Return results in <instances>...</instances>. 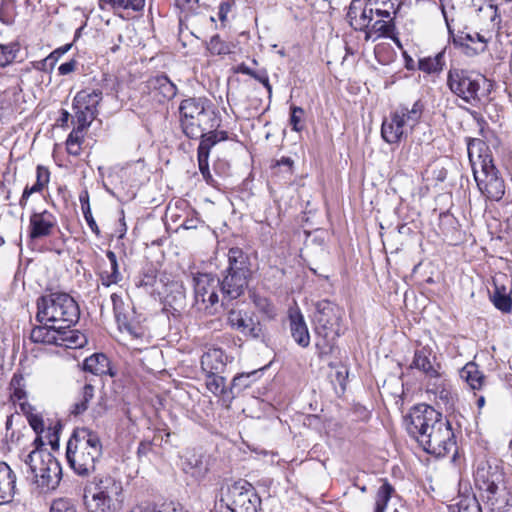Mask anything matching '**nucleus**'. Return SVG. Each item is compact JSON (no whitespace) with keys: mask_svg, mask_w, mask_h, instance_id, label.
Instances as JSON below:
<instances>
[{"mask_svg":"<svg viewBox=\"0 0 512 512\" xmlns=\"http://www.w3.org/2000/svg\"><path fill=\"white\" fill-rule=\"evenodd\" d=\"M86 198H87L86 203H84L83 196H80V201L82 203V211H83L84 218H85L89 228L96 235H99L100 231H99L98 225H97L96 221L94 220V218L92 216V213H91V210H90V206H89V203H88V197L86 196Z\"/></svg>","mask_w":512,"mask_h":512,"instance_id":"55","label":"nucleus"},{"mask_svg":"<svg viewBox=\"0 0 512 512\" xmlns=\"http://www.w3.org/2000/svg\"><path fill=\"white\" fill-rule=\"evenodd\" d=\"M484 81L485 78L482 75L458 68L450 69L447 76V86L450 91L473 106L480 101L479 91Z\"/></svg>","mask_w":512,"mask_h":512,"instance_id":"12","label":"nucleus"},{"mask_svg":"<svg viewBox=\"0 0 512 512\" xmlns=\"http://www.w3.org/2000/svg\"><path fill=\"white\" fill-rule=\"evenodd\" d=\"M408 434L428 454L444 457L456 448L449 420L428 404L412 407L404 419Z\"/></svg>","mask_w":512,"mask_h":512,"instance_id":"1","label":"nucleus"},{"mask_svg":"<svg viewBox=\"0 0 512 512\" xmlns=\"http://www.w3.org/2000/svg\"><path fill=\"white\" fill-rule=\"evenodd\" d=\"M83 502L88 512H118L124 503L123 485L110 475H99L86 484Z\"/></svg>","mask_w":512,"mask_h":512,"instance_id":"5","label":"nucleus"},{"mask_svg":"<svg viewBox=\"0 0 512 512\" xmlns=\"http://www.w3.org/2000/svg\"><path fill=\"white\" fill-rule=\"evenodd\" d=\"M467 150L479 191L490 201H500L505 194V183L494 164L489 147L480 139H472Z\"/></svg>","mask_w":512,"mask_h":512,"instance_id":"3","label":"nucleus"},{"mask_svg":"<svg viewBox=\"0 0 512 512\" xmlns=\"http://www.w3.org/2000/svg\"><path fill=\"white\" fill-rule=\"evenodd\" d=\"M253 302L255 306L269 318H273L276 315L274 305L267 298L254 296Z\"/></svg>","mask_w":512,"mask_h":512,"instance_id":"53","label":"nucleus"},{"mask_svg":"<svg viewBox=\"0 0 512 512\" xmlns=\"http://www.w3.org/2000/svg\"><path fill=\"white\" fill-rule=\"evenodd\" d=\"M431 350L427 347L418 349L414 353L411 368H416L431 378L439 376L438 370L433 366L431 359Z\"/></svg>","mask_w":512,"mask_h":512,"instance_id":"29","label":"nucleus"},{"mask_svg":"<svg viewBox=\"0 0 512 512\" xmlns=\"http://www.w3.org/2000/svg\"><path fill=\"white\" fill-rule=\"evenodd\" d=\"M498 499L486 506L489 512H512V495L509 490L500 488Z\"/></svg>","mask_w":512,"mask_h":512,"instance_id":"41","label":"nucleus"},{"mask_svg":"<svg viewBox=\"0 0 512 512\" xmlns=\"http://www.w3.org/2000/svg\"><path fill=\"white\" fill-rule=\"evenodd\" d=\"M57 225L56 217L49 211L35 212L30 216V238L39 239L52 234Z\"/></svg>","mask_w":512,"mask_h":512,"instance_id":"18","label":"nucleus"},{"mask_svg":"<svg viewBox=\"0 0 512 512\" xmlns=\"http://www.w3.org/2000/svg\"><path fill=\"white\" fill-rule=\"evenodd\" d=\"M83 369L94 375L106 374L110 371L109 359L102 353H96L84 360Z\"/></svg>","mask_w":512,"mask_h":512,"instance_id":"36","label":"nucleus"},{"mask_svg":"<svg viewBox=\"0 0 512 512\" xmlns=\"http://www.w3.org/2000/svg\"><path fill=\"white\" fill-rule=\"evenodd\" d=\"M233 44L214 34L207 42V50L213 55H226L231 53Z\"/></svg>","mask_w":512,"mask_h":512,"instance_id":"42","label":"nucleus"},{"mask_svg":"<svg viewBox=\"0 0 512 512\" xmlns=\"http://www.w3.org/2000/svg\"><path fill=\"white\" fill-rule=\"evenodd\" d=\"M259 371L254 370L247 373H241L236 375L231 383L229 388V392L231 395L241 392L245 388H248L252 385L253 382L256 381Z\"/></svg>","mask_w":512,"mask_h":512,"instance_id":"39","label":"nucleus"},{"mask_svg":"<svg viewBox=\"0 0 512 512\" xmlns=\"http://www.w3.org/2000/svg\"><path fill=\"white\" fill-rule=\"evenodd\" d=\"M76 118L78 122L77 127H82V130H84L86 127H88L91 122L94 120L96 115H90L87 110L84 109H76Z\"/></svg>","mask_w":512,"mask_h":512,"instance_id":"57","label":"nucleus"},{"mask_svg":"<svg viewBox=\"0 0 512 512\" xmlns=\"http://www.w3.org/2000/svg\"><path fill=\"white\" fill-rule=\"evenodd\" d=\"M16 8V0H1L0 21L6 25L12 24L17 14Z\"/></svg>","mask_w":512,"mask_h":512,"instance_id":"49","label":"nucleus"},{"mask_svg":"<svg viewBox=\"0 0 512 512\" xmlns=\"http://www.w3.org/2000/svg\"><path fill=\"white\" fill-rule=\"evenodd\" d=\"M228 267L219 286L222 294V304L239 298L248 286L250 276L249 261L246 254L237 247L230 248L227 254Z\"/></svg>","mask_w":512,"mask_h":512,"instance_id":"9","label":"nucleus"},{"mask_svg":"<svg viewBox=\"0 0 512 512\" xmlns=\"http://www.w3.org/2000/svg\"><path fill=\"white\" fill-rule=\"evenodd\" d=\"M225 367V353L219 348L209 349L201 357V368L205 374L223 373Z\"/></svg>","mask_w":512,"mask_h":512,"instance_id":"21","label":"nucleus"},{"mask_svg":"<svg viewBox=\"0 0 512 512\" xmlns=\"http://www.w3.org/2000/svg\"><path fill=\"white\" fill-rule=\"evenodd\" d=\"M50 173L47 168L38 166L36 170V182L32 186H26L20 198L19 204L24 207L29 197L36 192H40L49 182Z\"/></svg>","mask_w":512,"mask_h":512,"instance_id":"33","label":"nucleus"},{"mask_svg":"<svg viewBox=\"0 0 512 512\" xmlns=\"http://www.w3.org/2000/svg\"><path fill=\"white\" fill-rule=\"evenodd\" d=\"M458 512H482L481 506L475 496L465 497L458 503Z\"/></svg>","mask_w":512,"mask_h":512,"instance_id":"54","label":"nucleus"},{"mask_svg":"<svg viewBox=\"0 0 512 512\" xmlns=\"http://www.w3.org/2000/svg\"><path fill=\"white\" fill-rule=\"evenodd\" d=\"M288 320L290 334L295 343L301 348H307L310 345V333L298 306L289 308Z\"/></svg>","mask_w":512,"mask_h":512,"instance_id":"16","label":"nucleus"},{"mask_svg":"<svg viewBox=\"0 0 512 512\" xmlns=\"http://www.w3.org/2000/svg\"><path fill=\"white\" fill-rule=\"evenodd\" d=\"M11 399L19 404L26 401L24 377L21 374H14L10 381Z\"/></svg>","mask_w":512,"mask_h":512,"instance_id":"46","label":"nucleus"},{"mask_svg":"<svg viewBox=\"0 0 512 512\" xmlns=\"http://www.w3.org/2000/svg\"><path fill=\"white\" fill-rule=\"evenodd\" d=\"M220 374H206V387L215 396H220L224 401L231 402L234 395L230 394L229 388L226 387V379Z\"/></svg>","mask_w":512,"mask_h":512,"instance_id":"31","label":"nucleus"},{"mask_svg":"<svg viewBox=\"0 0 512 512\" xmlns=\"http://www.w3.org/2000/svg\"><path fill=\"white\" fill-rule=\"evenodd\" d=\"M25 464L29 466L36 484L42 489L53 490L61 480L62 468L58 460L44 448L31 451Z\"/></svg>","mask_w":512,"mask_h":512,"instance_id":"10","label":"nucleus"},{"mask_svg":"<svg viewBox=\"0 0 512 512\" xmlns=\"http://www.w3.org/2000/svg\"><path fill=\"white\" fill-rule=\"evenodd\" d=\"M453 38V43L462 48L468 56L483 52L489 39L483 34H449Z\"/></svg>","mask_w":512,"mask_h":512,"instance_id":"19","label":"nucleus"},{"mask_svg":"<svg viewBox=\"0 0 512 512\" xmlns=\"http://www.w3.org/2000/svg\"><path fill=\"white\" fill-rule=\"evenodd\" d=\"M304 110L298 106L291 107V116H290V124L294 131H301L302 127L299 125L301 121V116L303 115Z\"/></svg>","mask_w":512,"mask_h":512,"instance_id":"58","label":"nucleus"},{"mask_svg":"<svg viewBox=\"0 0 512 512\" xmlns=\"http://www.w3.org/2000/svg\"><path fill=\"white\" fill-rule=\"evenodd\" d=\"M394 492L392 485L385 481L378 489L375 503V512H384Z\"/></svg>","mask_w":512,"mask_h":512,"instance_id":"47","label":"nucleus"},{"mask_svg":"<svg viewBox=\"0 0 512 512\" xmlns=\"http://www.w3.org/2000/svg\"><path fill=\"white\" fill-rule=\"evenodd\" d=\"M111 298L113 301L115 318L119 326V329L121 331L125 330L131 336V340L137 342L133 346L134 349H140V347H138V344L148 342L146 339L145 330L143 329V327L139 325H133L129 321L128 316L121 311L119 304V302H121V299L116 294H113Z\"/></svg>","mask_w":512,"mask_h":512,"instance_id":"17","label":"nucleus"},{"mask_svg":"<svg viewBox=\"0 0 512 512\" xmlns=\"http://www.w3.org/2000/svg\"><path fill=\"white\" fill-rule=\"evenodd\" d=\"M199 171L208 185L214 186L216 181L209 170V158H197Z\"/></svg>","mask_w":512,"mask_h":512,"instance_id":"56","label":"nucleus"},{"mask_svg":"<svg viewBox=\"0 0 512 512\" xmlns=\"http://www.w3.org/2000/svg\"><path fill=\"white\" fill-rule=\"evenodd\" d=\"M83 131L82 127L74 128L68 135L66 143H82L83 142Z\"/></svg>","mask_w":512,"mask_h":512,"instance_id":"60","label":"nucleus"},{"mask_svg":"<svg viewBox=\"0 0 512 512\" xmlns=\"http://www.w3.org/2000/svg\"><path fill=\"white\" fill-rule=\"evenodd\" d=\"M232 4L229 1L222 2L219 6L218 16L222 22L226 20L228 13L231 11Z\"/></svg>","mask_w":512,"mask_h":512,"instance_id":"64","label":"nucleus"},{"mask_svg":"<svg viewBox=\"0 0 512 512\" xmlns=\"http://www.w3.org/2000/svg\"><path fill=\"white\" fill-rule=\"evenodd\" d=\"M396 13L390 0H352L347 19L355 32H394Z\"/></svg>","mask_w":512,"mask_h":512,"instance_id":"2","label":"nucleus"},{"mask_svg":"<svg viewBox=\"0 0 512 512\" xmlns=\"http://www.w3.org/2000/svg\"><path fill=\"white\" fill-rule=\"evenodd\" d=\"M381 137L388 144H398L405 139L404 132L400 129L392 112L382 122Z\"/></svg>","mask_w":512,"mask_h":512,"instance_id":"28","label":"nucleus"},{"mask_svg":"<svg viewBox=\"0 0 512 512\" xmlns=\"http://www.w3.org/2000/svg\"><path fill=\"white\" fill-rule=\"evenodd\" d=\"M43 326L34 327L30 333V339L35 343L53 344L58 346L60 338L59 329L63 326H57L53 323H43Z\"/></svg>","mask_w":512,"mask_h":512,"instance_id":"25","label":"nucleus"},{"mask_svg":"<svg viewBox=\"0 0 512 512\" xmlns=\"http://www.w3.org/2000/svg\"><path fill=\"white\" fill-rule=\"evenodd\" d=\"M102 99V91L100 90H82L76 94L73 99L74 109H84L90 115H96L97 106Z\"/></svg>","mask_w":512,"mask_h":512,"instance_id":"26","label":"nucleus"},{"mask_svg":"<svg viewBox=\"0 0 512 512\" xmlns=\"http://www.w3.org/2000/svg\"><path fill=\"white\" fill-rule=\"evenodd\" d=\"M442 10H468L475 6V0H440Z\"/></svg>","mask_w":512,"mask_h":512,"instance_id":"52","label":"nucleus"},{"mask_svg":"<svg viewBox=\"0 0 512 512\" xmlns=\"http://www.w3.org/2000/svg\"><path fill=\"white\" fill-rule=\"evenodd\" d=\"M460 377L473 390H480L485 383V376L475 362H468L461 370Z\"/></svg>","mask_w":512,"mask_h":512,"instance_id":"30","label":"nucleus"},{"mask_svg":"<svg viewBox=\"0 0 512 512\" xmlns=\"http://www.w3.org/2000/svg\"><path fill=\"white\" fill-rule=\"evenodd\" d=\"M183 470L192 477L200 479L209 470L208 458L201 453H189L183 463Z\"/></svg>","mask_w":512,"mask_h":512,"instance_id":"24","label":"nucleus"},{"mask_svg":"<svg viewBox=\"0 0 512 512\" xmlns=\"http://www.w3.org/2000/svg\"><path fill=\"white\" fill-rule=\"evenodd\" d=\"M253 78L256 79L257 81H259L260 83H262L264 85V87L266 88L269 96H271L272 86L269 83V77H268L267 73L265 71L255 72L253 74Z\"/></svg>","mask_w":512,"mask_h":512,"instance_id":"61","label":"nucleus"},{"mask_svg":"<svg viewBox=\"0 0 512 512\" xmlns=\"http://www.w3.org/2000/svg\"><path fill=\"white\" fill-rule=\"evenodd\" d=\"M372 36H373V34H365V41H369V40L375 41L379 37H385V38L387 37L390 40H392L402 50V54H403V57L405 60V68L407 70L415 69L416 66H415V62H414L413 58L405 50H403L401 42L396 37V34H377V37H372Z\"/></svg>","mask_w":512,"mask_h":512,"instance_id":"50","label":"nucleus"},{"mask_svg":"<svg viewBox=\"0 0 512 512\" xmlns=\"http://www.w3.org/2000/svg\"><path fill=\"white\" fill-rule=\"evenodd\" d=\"M474 481L479 497L486 506L494 499H498L500 488L508 490L504 473L498 467H478L474 474Z\"/></svg>","mask_w":512,"mask_h":512,"instance_id":"14","label":"nucleus"},{"mask_svg":"<svg viewBox=\"0 0 512 512\" xmlns=\"http://www.w3.org/2000/svg\"><path fill=\"white\" fill-rule=\"evenodd\" d=\"M391 112H392L393 116L396 118V121H397L400 129L403 130L405 138H407L408 135L411 134L413 130L411 128H409V126L406 125V122L403 120L402 116L399 114V112L396 110V108Z\"/></svg>","mask_w":512,"mask_h":512,"instance_id":"63","label":"nucleus"},{"mask_svg":"<svg viewBox=\"0 0 512 512\" xmlns=\"http://www.w3.org/2000/svg\"><path fill=\"white\" fill-rule=\"evenodd\" d=\"M490 299L494 306L503 313H509L512 310V299L505 292V289L501 291L497 286L494 292L490 295Z\"/></svg>","mask_w":512,"mask_h":512,"instance_id":"45","label":"nucleus"},{"mask_svg":"<svg viewBox=\"0 0 512 512\" xmlns=\"http://www.w3.org/2000/svg\"><path fill=\"white\" fill-rule=\"evenodd\" d=\"M219 283L220 279L207 273H199L193 277L195 304L198 310H203L209 315L217 312Z\"/></svg>","mask_w":512,"mask_h":512,"instance_id":"13","label":"nucleus"},{"mask_svg":"<svg viewBox=\"0 0 512 512\" xmlns=\"http://www.w3.org/2000/svg\"><path fill=\"white\" fill-rule=\"evenodd\" d=\"M21 411L26 415L27 420L31 428L37 435H40L44 431L43 418L39 414L32 412L33 407L28 402L20 403Z\"/></svg>","mask_w":512,"mask_h":512,"instance_id":"44","label":"nucleus"},{"mask_svg":"<svg viewBox=\"0 0 512 512\" xmlns=\"http://www.w3.org/2000/svg\"><path fill=\"white\" fill-rule=\"evenodd\" d=\"M443 52L437 53L434 57H424L418 61V69L428 73H438L443 69Z\"/></svg>","mask_w":512,"mask_h":512,"instance_id":"40","label":"nucleus"},{"mask_svg":"<svg viewBox=\"0 0 512 512\" xmlns=\"http://www.w3.org/2000/svg\"><path fill=\"white\" fill-rule=\"evenodd\" d=\"M145 5V0H99V6L104 9L106 6L118 9H131L140 11Z\"/></svg>","mask_w":512,"mask_h":512,"instance_id":"43","label":"nucleus"},{"mask_svg":"<svg viewBox=\"0 0 512 512\" xmlns=\"http://www.w3.org/2000/svg\"><path fill=\"white\" fill-rule=\"evenodd\" d=\"M180 125L190 139H198L208 129L218 127L216 113L206 98H187L179 106Z\"/></svg>","mask_w":512,"mask_h":512,"instance_id":"6","label":"nucleus"},{"mask_svg":"<svg viewBox=\"0 0 512 512\" xmlns=\"http://www.w3.org/2000/svg\"><path fill=\"white\" fill-rule=\"evenodd\" d=\"M94 397V386L91 384H85L71 407V414L78 416L83 414L88 409L89 402Z\"/></svg>","mask_w":512,"mask_h":512,"instance_id":"38","label":"nucleus"},{"mask_svg":"<svg viewBox=\"0 0 512 512\" xmlns=\"http://www.w3.org/2000/svg\"><path fill=\"white\" fill-rule=\"evenodd\" d=\"M216 128L208 129L207 133L202 132V135L198 137L200 143L197 149V158H209L211 148L228 139L226 131H219Z\"/></svg>","mask_w":512,"mask_h":512,"instance_id":"23","label":"nucleus"},{"mask_svg":"<svg viewBox=\"0 0 512 512\" xmlns=\"http://www.w3.org/2000/svg\"><path fill=\"white\" fill-rule=\"evenodd\" d=\"M220 502L231 512H258L261 499L246 481H238L221 488Z\"/></svg>","mask_w":512,"mask_h":512,"instance_id":"11","label":"nucleus"},{"mask_svg":"<svg viewBox=\"0 0 512 512\" xmlns=\"http://www.w3.org/2000/svg\"><path fill=\"white\" fill-rule=\"evenodd\" d=\"M16 474L5 462H0V505L10 503L16 493Z\"/></svg>","mask_w":512,"mask_h":512,"instance_id":"20","label":"nucleus"},{"mask_svg":"<svg viewBox=\"0 0 512 512\" xmlns=\"http://www.w3.org/2000/svg\"><path fill=\"white\" fill-rule=\"evenodd\" d=\"M77 62L74 59H71L65 63H62L58 67V72L60 75H68L76 69Z\"/></svg>","mask_w":512,"mask_h":512,"instance_id":"62","label":"nucleus"},{"mask_svg":"<svg viewBox=\"0 0 512 512\" xmlns=\"http://www.w3.org/2000/svg\"><path fill=\"white\" fill-rule=\"evenodd\" d=\"M446 26L447 32H463L468 27L465 23V15L466 10H442Z\"/></svg>","mask_w":512,"mask_h":512,"instance_id":"37","label":"nucleus"},{"mask_svg":"<svg viewBox=\"0 0 512 512\" xmlns=\"http://www.w3.org/2000/svg\"><path fill=\"white\" fill-rule=\"evenodd\" d=\"M19 51L20 46L16 42L7 45L0 44V66L5 67L11 64L17 58Z\"/></svg>","mask_w":512,"mask_h":512,"instance_id":"48","label":"nucleus"},{"mask_svg":"<svg viewBox=\"0 0 512 512\" xmlns=\"http://www.w3.org/2000/svg\"><path fill=\"white\" fill-rule=\"evenodd\" d=\"M49 512H78L77 503L67 497L56 498L51 502Z\"/></svg>","mask_w":512,"mask_h":512,"instance_id":"51","label":"nucleus"},{"mask_svg":"<svg viewBox=\"0 0 512 512\" xmlns=\"http://www.w3.org/2000/svg\"><path fill=\"white\" fill-rule=\"evenodd\" d=\"M106 256L110 262V271H102L100 279L103 286L109 287L113 284H118L122 280V274L119 271L116 254L111 250H107Z\"/></svg>","mask_w":512,"mask_h":512,"instance_id":"34","label":"nucleus"},{"mask_svg":"<svg viewBox=\"0 0 512 512\" xmlns=\"http://www.w3.org/2000/svg\"><path fill=\"white\" fill-rule=\"evenodd\" d=\"M396 110L402 116L406 125L412 130L420 123L424 110L425 104L422 99H417L413 103H401L396 107Z\"/></svg>","mask_w":512,"mask_h":512,"instance_id":"22","label":"nucleus"},{"mask_svg":"<svg viewBox=\"0 0 512 512\" xmlns=\"http://www.w3.org/2000/svg\"><path fill=\"white\" fill-rule=\"evenodd\" d=\"M62 326L64 328L59 329L58 335V338L62 340H59L58 346L77 348L82 347L86 343L85 336L78 330L71 329V327H65V325Z\"/></svg>","mask_w":512,"mask_h":512,"instance_id":"35","label":"nucleus"},{"mask_svg":"<svg viewBox=\"0 0 512 512\" xmlns=\"http://www.w3.org/2000/svg\"><path fill=\"white\" fill-rule=\"evenodd\" d=\"M55 64H56V61L54 59V56L49 55L45 59L36 62L34 67L37 70L49 72V71L53 70Z\"/></svg>","mask_w":512,"mask_h":512,"instance_id":"59","label":"nucleus"},{"mask_svg":"<svg viewBox=\"0 0 512 512\" xmlns=\"http://www.w3.org/2000/svg\"><path fill=\"white\" fill-rule=\"evenodd\" d=\"M227 324L244 337L259 339L263 336V328L253 314L240 309H231L227 313Z\"/></svg>","mask_w":512,"mask_h":512,"instance_id":"15","label":"nucleus"},{"mask_svg":"<svg viewBox=\"0 0 512 512\" xmlns=\"http://www.w3.org/2000/svg\"><path fill=\"white\" fill-rule=\"evenodd\" d=\"M36 318L40 323H53L57 326H74L80 317L77 302L67 293L55 292L41 296L37 300Z\"/></svg>","mask_w":512,"mask_h":512,"instance_id":"7","label":"nucleus"},{"mask_svg":"<svg viewBox=\"0 0 512 512\" xmlns=\"http://www.w3.org/2000/svg\"><path fill=\"white\" fill-rule=\"evenodd\" d=\"M340 315L335 304L328 300L316 303L314 331L317 336L316 353L320 358L331 354L340 336Z\"/></svg>","mask_w":512,"mask_h":512,"instance_id":"8","label":"nucleus"},{"mask_svg":"<svg viewBox=\"0 0 512 512\" xmlns=\"http://www.w3.org/2000/svg\"><path fill=\"white\" fill-rule=\"evenodd\" d=\"M476 17L480 23L489 21L485 28L487 31L496 30L498 32L501 29V16L497 6L489 4L484 8H480Z\"/></svg>","mask_w":512,"mask_h":512,"instance_id":"32","label":"nucleus"},{"mask_svg":"<svg viewBox=\"0 0 512 512\" xmlns=\"http://www.w3.org/2000/svg\"><path fill=\"white\" fill-rule=\"evenodd\" d=\"M149 86L155 96H160L159 102L171 100L177 94L176 85L164 74L150 79Z\"/></svg>","mask_w":512,"mask_h":512,"instance_id":"27","label":"nucleus"},{"mask_svg":"<svg viewBox=\"0 0 512 512\" xmlns=\"http://www.w3.org/2000/svg\"><path fill=\"white\" fill-rule=\"evenodd\" d=\"M101 455L100 438L88 428L76 430L67 443V462L79 476L85 477L94 472L95 464Z\"/></svg>","mask_w":512,"mask_h":512,"instance_id":"4","label":"nucleus"}]
</instances>
